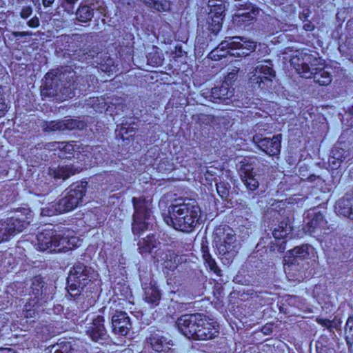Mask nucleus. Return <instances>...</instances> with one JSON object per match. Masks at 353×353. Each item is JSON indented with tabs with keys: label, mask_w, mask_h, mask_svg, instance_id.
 <instances>
[{
	"label": "nucleus",
	"mask_w": 353,
	"mask_h": 353,
	"mask_svg": "<svg viewBox=\"0 0 353 353\" xmlns=\"http://www.w3.org/2000/svg\"><path fill=\"white\" fill-rule=\"evenodd\" d=\"M200 214L201 210L195 200L179 198L168 207V214H163V220L175 230L189 232L196 227Z\"/></svg>",
	"instance_id": "1"
},
{
	"label": "nucleus",
	"mask_w": 353,
	"mask_h": 353,
	"mask_svg": "<svg viewBox=\"0 0 353 353\" xmlns=\"http://www.w3.org/2000/svg\"><path fill=\"white\" fill-rule=\"evenodd\" d=\"M65 228L59 225H48L37 234V249L52 252H66L76 246L78 239L65 236Z\"/></svg>",
	"instance_id": "2"
},
{
	"label": "nucleus",
	"mask_w": 353,
	"mask_h": 353,
	"mask_svg": "<svg viewBox=\"0 0 353 353\" xmlns=\"http://www.w3.org/2000/svg\"><path fill=\"white\" fill-rule=\"evenodd\" d=\"M317 61L312 54L299 52L292 59V64L302 77L313 79L320 85H327L332 81V75L325 68H314V61Z\"/></svg>",
	"instance_id": "3"
},
{
	"label": "nucleus",
	"mask_w": 353,
	"mask_h": 353,
	"mask_svg": "<svg viewBox=\"0 0 353 353\" xmlns=\"http://www.w3.org/2000/svg\"><path fill=\"white\" fill-rule=\"evenodd\" d=\"M98 277L97 272L91 267L81 262L76 263L70 269L67 278V289L70 296L79 295L83 288Z\"/></svg>",
	"instance_id": "4"
},
{
	"label": "nucleus",
	"mask_w": 353,
	"mask_h": 353,
	"mask_svg": "<svg viewBox=\"0 0 353 353\" xmlns=\"http://www.w3.org/2000/svg\"><path fill=\"white\" fill-rule=\"evenodd\" d=\"M214 243L219 255L230 263L234 258L239 249L236 234L229 227L220 226L214 232Z\"/></svg>",
	"instance_id": "5"
},
{
	"label": "nucleus",
	"mask_w": 353,
	"mask_h": 353,
	"mask_svg": "<svg viewBox=\"0 0 353 353\" xmlns=\"http://www.w3.org/2000/svg\"><path fill=\"white\" fill-rule=\"evenodd\" d=\"M134 212L132 215V231L134 235H139L146 230L152 223V204L150 199L143 196L133 197L132 199Z\"/></svg>",
	"instance_id": "6"
},
{
	"label": "nucleus",
	"mask_w": 353,
	"mask_h": 353,
	"mask_svg": "<svg viewBox=\"0 0 353 353\" xmlns=\"http://www.w3.org/2000/svg\"><path fill=\"white\" fill-rule=\"evenodd\" d=\"M88 182L72 183L67 188L61 199L57 201V207L62 213L70 212L82 204L87 190Z\"/></svg>",
	"instance_id": "7"
},
{
	"label": "nucleus",
	"mask_w": 353,
	"mask_h": 353,
	"mask_svg": "<svg viewBox=\"0 0 353 353\" xmlns=\"http://www.w3.org/2000/svg\"><path fill=\"white\" fill-rule=\"evenodd\" d=\"M272 66L270 60L257 62L253 74L250 79V83L254 89L265 90L272 87V79L276 76V72Z\"/></svg>",
	"instance_id": "8"
},
{
	"label": "nucleus",
	"mask_w": 353,
	"mask_h": 353,
	"mask_svg": "<svg viewBox=\"0 0 353 353\" xmlns=\"http://www.w3.org/2000/svg\"><path fill=\"white\" fill-rule=\"evenodd\" d=\"M255 48L256 44L254 41L248 40L244 37H226L225 40L221 42L219 47L211 52V54L220 50V51L226 50V52L232 56L245 57L254 51Z\"/></svg>",
	"instance_id": "9"
},
{
	"label": "nucleus",
	"mask_w": 353,
	"mask_h": 353,
	"mask_svg": "<svg viewBox=\"0 0 353 353\" xmlns=\"http://www.w3.org/2000/svg\"><path fill=\"white\" fill-rule=\"evenodd\" d=\"M314 249L308 244L296 246L289 250L283 259V268L286 273L301 271L300 261L314 256Z\"/></svg>",
	"instance_id": "10"
},
{
	"label": "nucleus",
	"mask_w": 353,
	"mask_h": 353,
	"mask_svg": "<svg viewBox=\"0 0 353 353\" xmlns=\"http://www.w3.org/2000/svg\"><path fill=\"white\" fill-rule=\"evenodd\" d=\"M30 224L28 217L14 216L0 220V243L10 241Z\"/></svg>",
	"instance_id": "11"
},
{
	"label": "nucleus",
	"mask_w": 353,
	"mask_h": 353,
	"mask_svg": "<svg viewBox=\"0 0 353 353\" xmlns=\"http://www.w3.org/2000/svg\"><path fill=\"white\" fill-rule=\"evenodd\" d=\"M233 94L234 89L228 81H223L221 84L215 85L211 90H203L201 92V97L207 101L215 103H223L231 98Z\"/></svg>",
	"instance_id": "12"
},
{
	"label": "nucleus",
	"mask_w": 353,
	"mask_h": 353,
	"mask_svg": "<svg viewBox=\"0 0 353 353\" xmlns=\"http://www.w3.org/2000/svg\"><path fill=\"white\" fill-rule=\"evenodd\" d=\"M201 316V313L182 315L176 321V326L186 338L194 340Z\"/></svg>",
	"instance_id": "13"
},
{
	"label": "nucleus",
	"mask_w": 353,
	"mask_h": 353,
	"mask_svg": "<svg viewBox=\"0 0 353 353\" xmlns=\"http://www.w3.org/2000/svg\"><path fill=\"white\" fill-rule=\"evenodd\" d=\"M194 340H209L215 338L219 332V324L213 319L201 314Z\"/></svg>",
	"instance_id": "14"
},
{
	"label": "nucleus",
	"mask_w": 353,
	"mask_h": 353,
	"mask_svg": "<svg viewBox=\"0 0 353 353\" xmlns=\"http://www.w3.org/2000/svg\"><path fill=\"white\" fill-rule=\"evenodd\" d=\"M281 134L274 135L272 138H263L260 134L252 137V141L256 146L270 156L279 154L281 150Z\"/></svg>",
	"instance_id": "15"
},
{
	"label": "nucleus",
	"mask_w": 353,
	"mask_h": 353,
	"mask_svg": "<svg viewBox=\"0 0 353 353\" xmlns=\"http://www.w3.org/2000/svg\"><path fill=\"white\" fill-rule=\"evenodd\" d=\"M104 322V317L98 315L93 318L92 322L86 327V333L93 341L103 343L108 339V335Z\"/></svg>",
	"instance_id": "16"
},
{
	"label": "nucleus",
	"mask_w": 353,
	"mask_h": 353,
	"mask_svg": "<svg viewBox=\"0 0 353 353\" xmlns=\"http://www.w3.org/2000/svg\"><path fill=\"white\" fill-rule=\"evenodd\" d=\"M94 10L103 14L105 11L104 3L97 1L96 4L92 3L90 6L81 3L75 11V19L79 23H87L93 18Z\"/></svg>",
	"instance_id": "17"
},
{
	"label": "nucleus",
	"mask_w": 353,
	"mask_h": 353,
	"mask_svg": "<svg viewBox=\"0 0 353 353\" xmlns=\"http://www.w3.org/2000/svg\"><path fill=\"white\" fill-rule=\"evenodd\" d=\"M112 329L115 334L126 336L132 329V323L128 314L117 311L112 317Z\"/></svg>",
	"instance_id": "18"
},
{
	"label": "nucleus",
	"mask_w": 353,
	"mask_h": 353,
	"mask_svg": "<svg viewBox=\"0 0 353 353\" xmlns=\"http://www.w3.org/2000/svg\"><path fill=\"white\" fill-rule=\"evenodd\" d=\"M46 353H87L82 344L70 341L57 343L49 347Z\"/></svg>",
	"instance_id": "19"
},
{
	"label": "nucleus",
	"mask_w": 353,
	"mask_h": 353,
	"mask_svg": "<svg viewBox=\"0 0 353 353\" xmlns=\"http://www.w3.org/2000/svg\"><path fill=\"white\" fill-rule=\"evenodd\" d=\"M46 149L58 151L57 155L61 159H70L75 152L73 142H52L45 145Z\"/></svg>",
	"instance_id": "20"
},
{
	"label": "nucleus",
	"mask_w": 353,
	"mask_h": 353,
	"mask_svg": "<svg viewBox=\"0 0 353 353\" xmlns=\"http://www.w3.org/2000/svg\"><path fill=\"white\" fill-rule=\"evenodd\" d=\"M48 291L49 289L41 276H37L32 279L30 293L34 296L33 299L37 302L39 300L46 301L48 299Z\"/></svg>",
	"instance_id": "21"
},
{
	"label": "nucleus",
	"mask_w": 353,
	"mask_h": 353,
	"mask_svg": "<svg viewBox=\"0 0 353 353\" xmlns=\"http://www.w3.org/2000/svg\"><path fill=\"white\" fill-rule=\"evenodd\" d=\"M82 169L74 167L72 165H62L58 167H50L48 169V174L55 179L65 180L71 175L81 172Z\"/></svg>",
	"instance_id": "22"
},
{
	"label": "nucleus",
	"mask_w": 353,
	"mask_h": 353,
	"mask_svg": "<svg viewBox=\"0 0 353 353\" xmlns=\"http://www.w3.org/2000/svg\"><path fill=\"white\" fill-rule=\"evenodd\" d=\"M142 288L144 290L143 299L145 302L156 306L159 304L161 299V293L154 283L142 282Z\"/></svg>",
	"instance_id": "23"
},
{
	"label": "nucleus",
	"mask_w": 353,
	"mask_h": 353,
	"mask_svg": "<svg viewBox=\"0 0 353 353\" xmlns=\"http://www.w3.org/2000/svg\"><path fill=\"white\" fill-rule=\"evenodd\" d=\"M336 210L339 214L353 219V190L338 201Z\"/></svg>",
	"instance_id": "24"
},
{
	"label": "nucleus",
	"mask_w": 353,
	"mask_h": 353,
	"mask_svg": "<svg viewBox=\"0 0 353 353\" xmlns=\"http://www.w3.org/2000/svg\"><path fill=\"white\" fill-rule=\"evenodd\" d=\"M160 242L154 234L141 239L137 243L139 252L141 254L153 253L154 250L158 248Z\"/></svg>",
	"instance_id": "25"
},
{
	"label": "nucleus",
	"mask_w": 353,
	"mask_h": 353,
	"mask_svg": "<svg viewBox=\"0 0 353 353\" xmlns=\"http://www.w3.org/2000/svg\"><path fill=\"white\" fill-rule=\"evenodd\" d=\"M257 161L258 159L255 157L241 159L236 164L240 177L245 178V176L253 174V170Z\"/></svg>",
	"instance_id": "26"
},
{
	"label": "nucleus",
	"mask_w": 353,
	"mask_h": 353,
	"mask_svg": "<svg viewBox=\"0 0 353 353\" xmlns=\"http://www.w3.org/2000/svg\"><path fill=\"white\" fill-rule=\"evenodd\" d=\"M307 225L309 228L308 232L310 234L321 233L323 230L324 234L326 233L327 221L321 213H316Z\"/></svg>",
	"instance_id": "27"
},
{
	"label": "nucleus",
	"mask_w": 353,
	"mask_h": 353,
	"mask_svg": "<svg viewBox=\"0 0 353 353\" xmlns=\"http://www.w3.org/2000/svg\"><path fill=\"white\" fill-rule=\"evenodd\" d=\"M148 342L150 344L152 348L158 352H167L170 350L169 342L167 339L159 334H152L148 339Z\"/></svg>",
	"instance_id": "28"
},
{
	"label": "nucleus",
	"mask_w": 353,
	"mask_h": 353,
	"mask_svg": "<svg viewBox=\"0 0 353 353\" xmlns=\"http://www.w3.org/2000/svg\"><path fill=\"white\" fill-rule=\"evenodd\" d=\"M292 232V227L289 219H285L274 228L272 231V235L276 239H283L286 238Z\"/></svg>",
	"instance_id": "29"
},
{
	"label": "nucleus",
	"mask_w": 353,
	"mask_h": 353,
	"mask_svg": "<svg viewBox=\"0 0 353 353\" xmlns=\"http://www.w3.org/2000/svg\"><path fill=\"white\" fill-rule=\"evenodd\" d=\"M317 353H337L334 344L327 336H321L316 343Z\"/></svg>",
	"instance_id": "30"
},
{
	"label": "nucleus",
	"mask_w": 353,
	"mask_h": 353,
	"mask_svg": "<svg viewBox=\"0 0 353 353\" xmlns=\"http://www.w3.org/2000/svg\"><path fill=\"white\" fill-rule=\"evenodd\" d=\"M164 57L162 53L159 51V48L153 46L152 51L149 52L147 56L148 64L152 67H158L163 64Z\"/></svg>",
	"instance_id": "31"
},
{
	"label": "nucleus",
	"mask_w": 353,
	"mask_h": 353,
	"mask_svg": "<svg viewBox=\"0 0 353 353\" xmlns=\"http://www.w3.org/2000/svg\"><path fill=\"white\" fill-rule=\"evenodd\" d=\"M99 54L100 53L96 50L86 49L85 50L80 51L77 54V58L79 59V61L81 62L85 61L88 63H94V61L92 62V59L96 58V61H98L99 59L101 58V55L100 56V57H98Z\"/></svg>",
	"instance_id": "32"
},
{
	"label": "nucleus",
	"mask_w": 353,
	"mask_h": 353,
	"mask_svg": "<svg viewBox=\"0 0 353 353\" xmlns=\"http://www.w3.org/2000/svg\"><path fill=\"white\" fill-rule=\"evenodd\" d=\"M259 12L260 10L259 8L252 7L249 12L236 14L234 19L239 22L250 23L255 19Z\"/></svg>",
	"instance_id": "33"
},
{
	"label": "nucleus",
	"mask_w": 353,
	"mask_h": 353,
	"mask_svg": "<svg viewBox=\"0 0 353 353\" xmlns=\"http://www.w3.org/2000/svg\"><path fill=\"white\" fill-rule=\"evenodd\" d=\"M223 19V17H221L220 16L213 17L209 15L208 19V23L209 26L208 29L214 35H216L217 33L221 30L222 28Z\"/></svg>",
	"instance_id": "34"
},
{
	"label": "nucleus",
	"mask_w": 353,
	"mask_h": 353,
	"mask_svg": "<svg viewBox=\"0 0 353 353\" xmlns=\"http://www.w3.org/2000/svg\"><path fill=\"white\" fill-rule=\"evenodd\" d=\"M345 336L348 349L350 351L353 345V316H350L346 321Z\"/></svg>",
	"instance_id": "35"
},
{
	"label": "nucleus",
	"mask_w": 353,
	"mask_h": 353,
	"mask_svg": "<svg viewBox=\"0 0 353 353\" xmlns=\"http://www.w3.org/2000/svg\"><path fill=\"white\" fill-rule=\"evenodd\" d=\"M41 126L44 132H55L57 130L63 131V123L62 120L58 121H44L41 123Z\"/></svg>",
	"instance_id": "36"
},
{
	"label": "nucleus",
	"mask_w": 353,
	"mask_h": 353,
	"mask_svg": "<svg viewBox=\"0 0 353 353\" xmlns=\"http://www.w3.org/2000/svg\"><path fill=\"white\" fill-rule=\"evenodd\" d=\"M63 123V130H72L74 129H79L83 130L85 127V123L84 121L73 119H66L62 120Z\"/></svg>",
	"instance_id": "37"
},
{
	"label": "nucleus",
	"mask_w": 353,
	"mask_h": 353,
	"mask_svg": "<svg viewBox=\"0 0 353 353\" xmlns=\"http://www.w3.org/2000/svg\"><path fill=\"white\" fill-rule=\"evenodd\" d=\"M241 179L249 191L254 192L256 190L259 186V182L253 174L245 176V178L241 177Z\"/></svg>",
	"instance_id": "38"
},
{
	"label": "nucleus",
	"mask_w": 353,
	"mask_h": 353,
	"mask_svg": "<svg viewBox=\"0 0 353 353\" xmlns=\"http://www.w3.org/2000/svg\"><path fill=\"white\" fill-rule=\"evenodd\" d=\"M57 206V201L48 203L46 207L41 208V215L43 216H51L57 213L61 214L62 211H60Z\"/></svg>",
	"instance_id": "39"
},
{
	"label": "nucleus",
	"mask_w": 353,
	"mask_h": 353,
	"mask_svg": "<svg viewBox=\"0 0 353 353\" xmlns=\"http://www.w3.org/2000/svg\"><path fill=\"white\" fill-rule=\"evenodd\" d=\"M37 303V301L32 299L25 305L23 314L26 318L32 319L36 316L37 311L34 307Z\"/></svg>",
	"instance_id": "40"
},
{
	"label": "nucleus",
	"mask_w": 353,
	"mask_h": 353,
	"mask_svg": "<svg viewBox=\"0 0 353 353\" xmlns=\"http://www.w3.org/2000/svg\"><path fill=\"white\" fill-rule=\"evenodd\" d=\"M216 189L218 194L222 199H227L230 189V185L228 183L224 181H220L216 183Z\"/></svg>",
	"instance_id": "41"
},
{
	"label": "nucleus",
	"mask_w": 353,
	"mask_h": 353,
	"mask_svg": "<svg viewBox=\"0 0 353 353\" xmlns=\"http://www.w3.org/2000/svg\"><path fill=\"white\" fill-rule=\"evenodd\" d=\"M143 3L158 11H165L168 9V3L165 0H154V1L143 0Z\"/></svg>",
	"instance_id": "42"
},
{
	"label": "nucleus",
	"mask_w": 353,
	"mask_h": 353,
	"mask_svg": "<svg viewBox=\"0 0 353 353\" xmlns=\"http://www.w3.org/2000/svg\"><path fill=\"white\" fill-rule=\"evenodd\" d=\"M204 261L205 263L208 265L209 268L213 271L217 275H221V270L219 269L218 265H216L214 259H212L210 254H204Z\"/></svg>",
	"instance_id": "43"
},
{
	"label": "nucleus",
	"mask_w": 353,
	"mask_h": 353,
	"mask_svg": "<svg viewBox=\"0 0 353 353\" xmlns=\"http://www.w3.org/2000/svg\"><path fill=\"white\" fill-rule=\"evenodd\" d=\"M94 63L99 64L100 65V69L106 73L112 72L116 68V66L114 65L112 59L110 58H108L104 63H102V61L99 62V61H94Z\"/></svg>",
	"instance_id": "44"
},
{
	"label": "nucleus",
	"mask_w": 353,
	"mask_h": 353,
	"mask_svg": "<svg viewBox=\"0 0 353 353\" xmlns=\"http://www.w3.org/2000/svg\"><path fill=\"white\" fill-rule=\"evenodd\" d=\"M332 153L333 159L341 162L345 161L349 157V153L342 148H335L332 151Z\"/></svg>",
	"instance_id": "45"
},
{
	"label": "nucleus",
	"mask_w": 353,
	"mask_h": 353,
	"mask_svg": "<svg viewBox=\"0 0 353 353\" xmlns=\"http://www.w3.org/2000/svg\"><path fill=\"white\" fill-rule=\"evenodd\" d=\"M32 35V32H30V31H23V32H17V31L10 32L9 31L6 34V37L9 39L12 40L14 38H16L17 39H19L20 38L30 37Z\"/></svg>",
	"instance_id": "46"
},
{
	"label": "nucleus",
	"mask_w": 353,
	"mask_h": 353,
	"mask_svg": "<svg viewBox=\"0 0 353 353\" xmlns=\"http://www.w3.org/2000/svg\"><path fill=\"white\" fill-rule=\"evenodd\" d=\"M225 12V6L223 3H219L217 4L216 6L214 7L213 8L210 9L209 15L213 16V17H218L220 16L221 17H224V13Z\"/></svg>",
	"instance_id": "47"
},
{
	"label": "nucleus",
	"mask_w": 353,
	"mask_h": 353,
	"mask_svg": "<svg viewBox=\"0 0 353 353\" xmlns=\"http://www.w3.org/2000/svg\"><path fill=\"white\" fill-rule=\"evenodd\" d=\"M32 12V8L31 6H25L21 9L20 12V16L23 19H27L31 15Z\"/></svg>",
	"instance_id": "48"
},
{
	"label": "nucleus",
	"mask_w": 353,
	"mask_h": 353,
	"mask_svg": "<svg viewBox=\"0 0 353 353\" xmlns=\"http://www.w3.org/2000/svg\"><path fill=\"white\" fill-rule=\"evenodd\" d=\"M74 3H69L68 2L64 1V2L62 3V7L68 14H75V12H74Z\"/></svg>",
	"instance_id": "49"
},
{
	"label": "nucleus",
	"mask_w": 353,
	"mask_h": 353,
	"mask_svg": "<svg viewBox=\"0 0 353 353\" xmlns=\"http://www.w3.org/2000/svg\"><path fill=\"white\" fill-rule=\"evenodd\" d=\"M316 322L323 327H325L329 331L330 330L331 321L329 319L317 318Z\"/></svg>",
	"instance_id": "50"
},
{
	"label": "nucleus",
	"mask_w": 353,
	"mask_h": 353,
	"mask_svg": "<svg viewBox=\"0 0 353 353\" xmlns=\"http://www.w3.org/2000/svg\"><path fill=\"white\" fill-rule=\"evenodd\" d=\"M59 91L65 95V98H71L74 96V94L72 92V90L70 88H68L66 86H64L63 88H61L59 89Z\"/></svg>",
	"instance_id": "51"
},
{
	"label": "nucleus",
	"mask_w": 353,
	"mask_h": 353,
	"mask_svg": "<svg viewBox=\"0 0 353 353\" xmlns=\"http://www.w3.org/2000/svg\"><path fill=\"white\" fill-rule=\"evenodd\" d=\"M29 27L30 28H37L40 25L39 19L37 17H32L30 20H29L27 23Z\"/></svg>",
	"instance_id": "52"
},
{
	"label": "nucleus",
	"mask_w": 353,
	"mask_h": 353,
	"mask_svg": "<svg viewBox=\"0 0 353 353\" xmlns=\"http://www.w3.org/2000/svg\"><path fill=\"white\" fill-rule=\"evenodd\" d=\"M341 325V321L339 319H336L334 318L332 321H331L330 330V332H332L333 329L336 330H340Z\"/></svg>",
	"instance_id": "53"
},
{
	"label": "nucleus",
	"mask_w": 353,
	"mask_h": 353,
	"mask_svg": "<svg viewBox=\"0 0 353 353\" xmlns=\"http://www.w3.org/2000/svg\"><path fill=\"white\" fill-rule=\"evenodd\" d=\"M239 71V69L235 68L232 70V72H229L227 77L228 79H225L224 81H234L236 80V73Z\"/></svg>",
	"instance_id": "54"
},
{
	"label": "nucleus",
	"mask_w": 353,
	"mask_h": 353,
	"mask_svg": "<svg viewBox=\"0 0 353 353\" xmlns=\"http://www.w3.org/2000/svg\"><path fill=\"white\" fill-rule=\"evenodd\" d=\"M303 29L306 31H312L314 29V26L309 20L303 22Z\"/></svg>",
	"instance_id": "55"
},
{
	"label": "nucleus",
	"mask_w": 353,
	"mask_h": 353,
	"mask_svg": "<svg viewBox=\"0 0 353 353\" xmlns=\"http://www.w3.org/2000/svg\"><path fill=\"white\" fill-rule=\"evenodd\" d=\"M310 17V12L308 10L303 11L302 13L300 14L299 18L303 21L305 22L308 21V18Z\"/></svg>",
	"instance_id": "56"
},
{
	"label": "nucleus",
	"mask_w": 353,
	"mask_h": 353,
	"mask_svg": "<svg viewBox=\"0 0 353 353\" xmlns=\"http://www.w3.org/2000/svg\"><path fill=\"white\" fill-rule=\"evenodd\" d=\"M0 353H17L12 348L0 347Z\"/></svg>",
	"instance_id": "57"
},
{
	"label": "nucleus",
	"mask_w": 353,
	"mask_h": 353,
	"mask_svg": "<svg viewBox=\"0 0 353 353\" xmlns=\"http://www.w3.org/2000/svg\"><path fill=\"white\" fill-rule=\"evenodd\" d=\"M55 0H42V3L44 7H49L52 5Z\"/></svg>",
	"instance_id": "58"
},
{
	"label": "nucleus",
	"mask_w": 353,
	"mask_h": 353,
	"mask_svg": "<svg viewBox=\"0 0 353 353\" xmlns=\"http://www.w3.org/2000/svg\"><path fill=\"white\" fill-rule=\"evenodd\" d=\"M199 120L200 121H212L213 118L212 117H210V116H208V115H202L199 118Z\"/></svg>",
	"instance_id": "59"
},
{
	"label": "nucleus",
	"mask_w": 353,
	"mask_h": 353,
	"mask_svg": "<svg viewBox=\"0 0 353 353\" xmlns=\"http://www.w3.org/2000/svg\"><path fill=\"white\" fill-rule=\"evenodd\" d=\"M217 4H219V3L217 1H215L214 0H208V6L211 8H213L214 7L216 6Z\"/></svg>",
	"instance_id": "60"
},
{
	"label": "nucleus",
	"mask_w": 353,
	"mask_h": 353,
	"mask_svg": "<svg viewBox=\"0 0 353 353\" xmlns=\"http://www.w3.org/2000/svg\"><path fill=\"white\" fill-rule=\"evenodd\" d=\"M202 253H203V258L204 259V254H210L208 251V246L203 245L201 248Z\"/></svg>",
	"instance_id": "61"
},
{
	"label": "nucleus",
	"mask_w": 353,
	"mask_h": 353,
	"mask_svg": "<svg viewBox=\"0 0 353 353\" xmlns=\"http://www.w3.org/2000/svg\"><path fill=\"white\" fill-rule=\"evenodd\" d=\"M51 80H52V83L55 85V84L57 83L58 81H61L62 79H51Z\"/></svg>",
	"instance_id": "62"
},
{
	"label": "nucleus",
	"mask_w": 353,
	"mask_h": 353,
	"mask_svg": "<svg viewBox=\"0 0 353 353\" xmlns=\"http://www.w3.org/2000/svg\"><path fill=\"white\" fill-rule=\"evenodd\" d=\"M349 113L353 115V105L349 108Z\"/></svg>",
	"instance_id": "63"
},
{
	"label": "nucleus",
	"mask_w": 353,
	"mask_h": 353,
	"mask_svg": "<svg viewBox=\"0 0 353 353\" xmlns=\"http://www.w3.org/2000/svg\"><path fill=\"white\" fill-rule=\"evenodd\" d=\"M3 5H4V1L3 0H0V8H1Z\"/></svg>",
	"instance_id": "64"
}]
</instances>
